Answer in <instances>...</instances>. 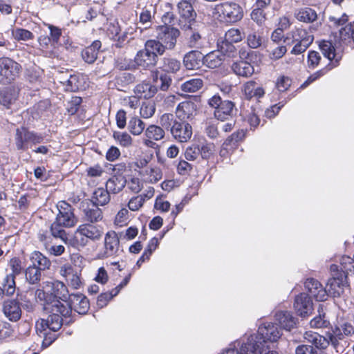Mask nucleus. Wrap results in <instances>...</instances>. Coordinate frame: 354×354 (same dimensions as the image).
<instances>
[{
    "label": "nucleus",
    "mask_w": 354,
    "mask_h": 354,
    "mask_svg": "<svg viewBox=\"0 0 354 354\" xmlns=\"http://www.w3.org/2000/svg\"><path fill=\"white\" fill-rule=\"evenodd\" d=\"M281 336V329L276 324H264L259 328L257 333L248 337L250 341L249 348L256 350L259 354H278L272 349L270 345L276 342Z\"/></svg>",
    "instance_id": "f257e3e1"
},
{
    "label": "nucleus",
    "mask_w": 354,
    "mask_h": 354,
    "mask_svg": "<svg viewBox=\"0 0 354 354\" xmlns=\"http://www.w3.org/2000/svg\"><path fill=\"white\" fill-rule=\"evenodd\" d=\"M57 208L59 212L50 230L54 237L64 241L66 239V233L64 228L75 226L77 223V218L75 216L73 207L65 201L58 202Z\"/></svg>",
    "instance_id": "f03ea898"
},
{
    "label": "nucleus",
    "mask_w": 354,
    "mask_h": 354,
    "mask_svg": "<svg viewBox=\"0 0 354 354\" xmlns=\"http://www.w3.org/2000/svg\"><path fill=\"white\" fill-rule=\"evenodd\" d=\"M44 140L42 133L31 131L24 125L17 127L13 136L15 149L19 151H26L32 146L43 142Z\"/></svg>",
    "instance_id": "7ed1b4c3"
},
{
    "label": "nucleus",
    "mask_w": 354,
    "mask_h": 354,
    "mask_svg": "<svg viewBox=\"0 0 354 354\" xmlns=\"http://www.w3.org/2000/svg\"><path fill=\"white\" fill-rule=\"evenodd\" d=\"M213 15L220 21L232 24L243 19V9L239 3L227 1L214 5Z\"/></svg>",
    "instance_id": "20e7f679"
},
{
    "label": "nucleus",
    "mask_w": 354,
    "mask_h": 354,
    "mask_svg": "<svg viewBox=\"0 0 354 354\" xmlns=\"http://www.w3.org/2000/svg\"><path fill=\"white\" fill-rule=\"evenodd\" d=\"M208 104L214 108L215 118L221 121L232 117L234 104L230 100H223L218 95H214L208 100Z\"/></svg>",
    "instance_id": "39448f33"
},
{
    "label": "nucleus",
    "mask_w": 354,
    "mask_h": 354,
    "mask_svg": "<svg viewBox=\"0 0 354 354\" xmlns=\"http://www.w3.org/2000/svg\"><path fill=\"white\" fill-rule=\"evenodd\" d=\"M180 35V30L173 26H158L156 28V39L169 50L176 48Z\"/></svg>",
    "instance_id": "423d86ee"
},
{
    "label": "nucleus",
    "mask_w": 354,
    "mask_h": 354,
    "mask_svg": "<svg viewBox=\"0 0 354 354\" xmlns=\"http://www.w3.org/2000/svg\"><path fill=\"white\" fill-rule=\"evenodd\" d=\"M21 68L19 64L10 58L0 59V83L10 84L18 76Z\"/></svg>",
    "instance_id": "0eeeda50"
},
{
    "label": "nucleus",
    "mask_w": 354,
    "mask_h": 354,
    "mask_svg": "<svg viewBox=\"0 0 354 354\" xmlns=\"http://www.w3.org/2000/svg\"><path fill=\"white\" fill-rule=\"evenodd\" d=\"M203 25L201 22L194 24L183 25L180 28L183 32L185 44L190 48H198L202 46L201 34Z\"/></svg>",
    "instance_id": "6e6552de"
},
{
    "label": "nucleus",
    "mask_w": 354,
    "mask_h": 354,
    "mask_svg": "<svg viewBox=\"0 0 354 354\" xmlns=\"http://www.w3.org/2000/svg\"><path fill=\"white\" fill-rule=\"evenodd\" d=\"M179 14L178 26L183 27V25L194 24L199 23L196 20V12L191 3L187 0H182L177 4Z\"/></svg>",
    "instance_id": "1a4fd4ad"
},
{
    "label": "nucleus",
    "mask_w": 354,
    "mask_h": 354,
    "mask_svg": "<svg viewBox=\"0 0 354 354\" xmlns=\"http://www.w3.org/2000/svg\"><path fill=\"white\" fill-rule=\"evenodd\" d=\"M311 297L305 292H301L295 297L293 308L297 315L306 317L312 313L313 303Z\"/></svg>",
    "instance_id": "9d476101"
},
{
    "label": "nucleus",
    "mask_w": 354,
    "mask_h": 354,
    "mask_svg": "<svg viewBox=\"0 0 354 354\" xmlns=\"http://www.w3.org/2000/svg\"><path fill=\"white\" fill-rule=\"evenodd\" d=\"M65 306L71 308V315L73 310L80 315H85L90 308L88 299L82 293L71 294Z\"/></svg>",
    "instance_id": "9b49d317"
},
{
    "label": "nucleus",
    "mask_w": 354,
    "mask_h": 354,
    "mask_svg": "<svg viewBox=\"0 0 354 354\" xmlns=\"http://www.w3.org/2000/svg\"><path fill=\"white\" fill-rule=\"evenodd\" d=\"M133 62L136 69L151 71L157 65L158 61L144 46V48L137 52Z\"/></svg>",
    "instance_id": "f8f14e48"
},
{
    "label": "nucleus",
    "mask_w": 354,
    "mask_h": 354,
    "mask_svg": "<svg viewBox=\"0 0 354 354\" xmlns=\"http://www.w3.org/2000/svg\"><path fill=\"white\" fill-rule=\"evenodd\" d=\"M44 300L46 306V309H49L53 312H59L65 319L71 317V308L65 306V304L52 292H47Z\"/></svg>",
    "instance_id": "ddd939ff"
},
{
    "label": "nucleus",
    "mask_w": 354,
    "mask_h": 354,
    "mask_svg": "<svg viewBox=\"0 0 354 354\" xmlns=\"http://www.w3.org/2000/svg\"><path fill=\"white\" fill-rule=\"evenodd\" d=\"M173 138L178 142H185L192 135V127L187 121L178 120L171 131Z\"/></svg>",
    "instance_id": "4468645a"
},
{
    "label": "nucleus",
    "mask_w": 354,
    "mask_h": 354,
    "mask_svg": "<svg viewBox=\"0 0 354 354\" xmlns=\"http://www.w3.org/2000/svg\"><path fill=\"white\" fill-rule=\"evenodd\" d=\"M120 239L114 231L108 232L104 238V250L100 258L104 259L117 255L119 250Z\"/></svg>",
    "instance_id": "2eb2a0df"
},
{
    "label": "nucleus",
    "mask_w": 354,
    "mask_h": 354,
    "mask_svg": "<svg viewBox=\"0 0 354 354\" xmlns=\"http://www.w3.org/2000/svg\"><path fill=\"white\" fill-rule=\"evenodd\" d=\"M4 315L11 322H17L21 317L20 303L17 299H8L3 304Z\"/></svg>",
    "instance_id": "dca6fc26"
},
{
    "label": "nucleus",
    "mask_w": 354,
    "mask_h": 354,
    "mask_svg": "<svg viewBox=\"0 0 354 354\" xmlns=\"http://www.w3.org/2000/svg\"><path fill=\"white\" fill-rule=\"evenodd\" d=\"M82 208L84 213L83 218L85 221L93 223L101 221L103 218L102 209L90 201L83 202Z\"/></svg>",
    "instance_id": "f3484780"
},
{
    "label": "nucleus",
    "mask_w": 354,
    "mask_h": 354,
    "mask_svg": "<svg viewBox=\"0 0 354 354\" xmlns=\"http://www.w3.org/2000/svg\"><path fill=\"white\" fill-rule=\"evenodd\" d=\"M304 286L311 297L317 301H325L327 299V291L317 280L310 278L304 283Z\"/></svg>",
    "instance_id": "a211bd4d"
},
{
    "label": "nucleus",
    "mask_w": 354,
    "mask_h": 354,
    "mask_svg": "<svg viewBox=\"0 0 354 354\" xmlns=\"http://www.w3.org/2000/svg\"><path fill=\"white\" fill-rule=\"evenodd\" d=\"M204 55L198 50H192L187 53L183 59V63L187 70H194L203 65Z\"/></svg>",
    "instance_id": "6ab92c4d"
},
{
    "label": "nucleus",
    "mask_w": 354,
    "mask_h": 354,
    "mask_svg": "<svg viewBox=\"0 0 354 354\" xmlns=\"http://www.w3.org/2000/svg\"><path fill=\"white\" fill-rule=\"evenodd\" d=\"M196 112L197 106L194 102L185 101L178 105L176 113L180 120L186 121V120L192 119Z\"/></svg>",
    "instance_id": "aec40b11"
},
{
    "label": "nucleus",
    "mask_w": 354,
    "mask_h": 354,
    "mask_svg": "<svg viewBox=\"0 0 354 354\" xmlns=\"http://www.w3.org/2000/svg\"><path fill=\"white\" fill-rule=\"evenodd\" d=\"M102 42L100 40L93 41L91 45L85 47L81 52L82 59L88 64H93L97 60L101 52Z\"/></svg>",
    "instance_id": "412c9836"
},
{
    "label": "nucleus",
    "mask_w": 354,
    "mask_h": 354,
    "mask_svg": "<svg viewBox=\"0 0 354 354\" xmlns=\"http://www.w3.org/2000/svg\"><path fill=\"white\" fill-rule=\"evenodd\" d=\"M63 318L65 317L59 312L50 311V315L48 316L47 319H41V327L44 330L48 328L51 331L56 332L63 325Z\"/></svg>",
    "instance_id": "4be33fe9"
},
{
    "label": "nucleus",
    "mask_w": 354,
    "mask_h": 354,
    "mask_svg": "<svg viewBox=\"0 0 354 354\" xmlns=\"http://www.w3.org/2000/svg\"><path fill=\"white\" fill-rule=\"evenodd\" d=\"M346 279V275L344 277L341 276L340 277H333L330 278L327 283V296L329 295L333 297H339L344 292Z\"/></svg>",
    "instance_id": "5701e85b"
},
{
    "label": "nucleus",
    "mask_w": 354,
    "mask_h": 354,
    "mask_svg": "<svg viewBox=\"0 0 354 354\" xmlns=\"http://www.w3.org/2000/svg\"><path fill=\"white\" fill-rule=\"evenodd\" d=\"M275 319L281 328L287 330H290L293 328L297 323V319L288 311L277 312L275 314Z\"/></svg>",
    "instance_id": "b1692460"
},
{
    "label": "nucleus",
    "mask_w": 354,
    "mask_h": 354,
    "mask_svg": "<svg viewBox=\"0 0 354 354\" xmlns=\"http://www.w3.org/2000/svg\"><path fill=\"white\" fill-rule=\"evenodd\" d=\"M181 68V62L175 57L170 56L160 59L159 68L167 73H176Z\"/></svg>",
    "instance_id": "393cba45"
},
{
    "label": "nucleus",
    "mask_w": 354,
    "mask_h": 354,
    "mask_svg": "<svg viewBox=\"0 0 354 354\" xmlns=\"http://www.w3.org/2000/svg\"><path fill=\"white\" fill-rule=\"evenodd\" d=\"M304 338L310 346H313L318 351L326 348L329 345L328 338H326L317 333H310L306 332L304 335Z\"/></svg>",
    "instance_id": "a878e982"
},
{
    "label": "nucleus",
    "mask_w": 354,
    "mask_h": 354,
    "mask_svg": "<svg viewBox=\"0 0 354 354\" xmlns=\"http://www.w3.org/2000/svg\"><path fill=\"white\" fill-rule=\"evenodd\" d=\"M113 82L114 86L118 91H125L130 84L136 82V76L132 73L123 72L117 75Z\"/></svg>",
    "instance_id": "bb28decb"
},
{
    "label": "nucleus",
    "mask_w": 354,
    "mask_h": 354,
    "mask_svg": "<svg viewBox=\"0 0 354 354\" xmlns=\"http://www.w3.org/2000/svg\"><path fill=\"white\" fill-rule=\"evenodd\" d=\"M19 91L13 86H8L0 91V104L7 109L17 100Z\"/></svg>",
    "instance_id": "cd10ccee"
},
{
    "label": "nucleus",
    "mask_w": 354,
    "mask_h": 354,
    "mask_svg": "<svg viewBox=\"0 0 354 354\" xmlns=\"http://www.w3.org/2000/svg\"><path fill=\"white\" fill-rule=\"evenodd\" d=\"M134 92L139 97L149 99L155 95L158 92L157 86L151 84L147 82H142L136 85L134 88Z\"/></svg>",
    "instance_id": "c85d7f7f"
},
{
    "label": "nucleus",
    "mask_w": 354,
    "mask_h": 354,
    "mask_svg": "<svg viewBox=\"0 0 354 354\" xmlns=\"http://www.w3.org/2000/svg\"><path fill=\"white\" fill-rule=\"evenodd\" d=\"M152 80L154 85L157 86V88L162 91H167L172 82V78L168 73H160L157 70L152 74Z\"/></svg>",
    "instance_id": "c756f323"
},
{
    "label": "nucleus",
    "mask_w": 354,
    "mask_h": 354,
    "mask_svg": "<svg viewBox=\"0 0 354 354\" xmlns=\"http://www.w3.org/2000/svg\"><path fill=\"white\" fill-rule=\"evenodd\" d=\"M79 231L85 235L88 239L93 241H98L101 239L102 231L97 226L90 223L82 224L79 226Z\"/></svg>",
    "instance_id": "7c9ffc66"
},
{
    "label": "nucleus",
    "mask_w": 354,
    "mask_h": 354,
    "mask_svg": "<svg viewBox=\"0 0 354 354\" xmlns=\"http://www.w3.org/2000/svg\"><path fill=\"white\" fill-rule=\"evenodd\" d=\"M234 73L244 77H250L254 73V66L248 61L241 60L232 64Z\"/></svg>",
    "instance_id": "2f4dec72"
},
{
    "label": "nucleus",
    "mask_w": 354,
    "mask_h": 354,
    "mask_svg": "<svg viewBox=\"0 0 354 354\" xmlns=\"http://www.w3.org/2000/svg\"><path fill=\"white\" fill-rule=\"evenodd\" d=\"M50 292L55 295L64 304H66L70 297L68 290L66 285L59 281H55L50 283Z\"/></svg>",
    "instance_id": "473e14b6"
},
{
    "label": "nucleus",
    "mask_w": 354,
    "mask_h": 354,
    "mask_svg": "<svg viewBox=\"0 0 354 354\" xmlns=\"http://www.w3.org/2000/svg\"><path fill=\"white\" fill-rule=\"evenodd\" d=\"M127 184L124 176H113L106 183V189L109 192L118 194L121 192Z\"/></svg>",
    "instance_id": "72a5a7b5"
},
{
    "label": "nucleus",
    "mask_w": 354,
    "mask_h": 354,
    "mask_svg": "<svg viewBox=\"0 0 354 354\" xmlns=\"http://www.w3.org/2000/svg\"><path fill=\"white\" fill-rule=\"evenodd\" d=\"M145 47L154 56L158 62V57L163 55L165 51L168 50L157 39L147 40L145 44Z\"/></svg>",
    "instance_id": "f704fd0d"
},
{
    "label": "nucleus",
    "mask_w": 354,
    "mask_h": 354,
    "mask_svg": "<svg viewBox=\"0 0 354 354\" xmlns=\"http://www.w3.org/2000/svg\"><path fill=\"white\" fill-rule=\"evenodd\" d=\"M110 201L109 192L102 187L96 189L93 193L90 202L97 206H104Z\"/></svg>",
    "instance_id": "c9c22d12"
},
{
    "label": "nucleus",
    "mask_w": 354,
    "mask_h": 354,
    "mask_svg": "<svg viewBox=\"0 0 354 354\" xmlns=\"http://www.w3.org/2000/svg\"><path fill=\"white\" fill-rule=\"evenodd\" d=\"M30 260L32 266L44 270L48 269L51 265L50 261L39 251L32 252Z\"/></svg>",
    "instance_id": "e433bc0d"
},
{
    "label": "nucleus",
    "mask_w": 354,
    "mask_h": 354,
    "mask_svg": "<svg viewBox=\"0 0 354 354\" xmlns=\"http://www.w3.org/2000/svg\"><path fill=\"white\" fill-rule=\"evenodd\" d=\"M250 341L247 339L246 342H243L241 344L240 350L239 351L236 346V343L230 344L229 347L226 348L222 354H259V353H257L254 349L249 348ZM275 354V353H271Z\"/></svg>",
    "instance_id": "4c0bfd02"
},
{
    "label": "nucleus",
    "mask_w": 354,
    "mask_h": 354,
    "mask_svg": "<svg viewBox=\"0 0 354 354\" xmlns=\"http://www.w3.org/2000/svg\"><path fill=\"white\" fill-rule=\"evenodd\" d=\"M291 35L292 43H294V41H299L306 45H311L314 41V36L310 34L306 30L302 28H297L292 31Z\"/></svg>",
    "instance_id": "58836bf2"
},
{
    "label": "nucleus",
    "mask_w": 354,
    "mask_h": 354,
    "mask_svg": "<svg viewBox=\"0 0 354 354\" xmlns=\"http://www.w3.org/2000/svg\"><path fill=\"white\" fill-rule=\"evenodd\" d=\"M224 61L223 55L218 50L217 52H211L206 55H204L203 64L206 65L208 68H216L220 66Z\"/></svg>",
    "instance_id": "ea45409f"
},
{
    "label": "nucleus",
    "mask_w": 354,
    "mask_h": 354,
    "mask_svg": "<svg viewBox=\"0 0 354 354\" xmlns=\"http://www.w3.org/2000/svg\"><path fill=\"white\" fill-rule=\"evenodd\" d=\"M344 337L345 335L339 326H335L334 328H332L331 332H328L327 333V338L329 344L330 343L337 351H339L340 344L339 341L343 340Z\"/></svg>",
    "instance_id": "a19ab883"
},
{
    "label": "nucleus",
    "mask_w": 354,
    "mask_h": 354,
    "mask_svg": "<svg viewBox=\"0 0 354 354\" xmlns=\"http://www.w3.org/2000/svg\"><path fill=\"white\" fill-rule=\"evenodd\" d=\"M218 52L223 55V57H234L237 52L233 43L224 39L218 43Z\"/></svg>",
    "instance_id": "79ce46f5"
},
{
    "label": "nucleus",
    "mask_w": 354,
    "mask_h": 354,
    "mask_svg": "<svg viewBox=\"0 0 354 354\" xmlns=\"http://www.w3.org/2000/svg\"><path fill=\"white\" fill-rule=\"evenodd\" d=\"M43 270L30 265L25 270L26 280L30 284L36 285L38 284L41 280V272Z\"/></svg>",
    "instance_id": "37998d69"
},
{
    "label": "nucleus",
    "mask_w": 354,
    "mask_h": 354,
    "mask_svg": "<svg viewBox=\"0 0 354 354\" xmlns=\"http://www.w3.org/2000/svg\"><path fill=\"white\" fill-rule=\"evenodd\" d=\"M297 19L304 23H312L317 18V15L315 10L311 8L306 7L300 9L296 15Z\"/></svg>",
    "instance_id": "c03bdc74"
},
{
    "label": "nucleus",
    "mask_w": 354,
    "mask_h": 354,
    "mask_svg": "<svg viewBox=\"0 0 354 354\" xmlns=\"http://www.w3.org/2000/svg\"><path fill=\"white\" fill-rule=\"evenodd\" d=\"M158 245V240L157 238L153 237L152 238L148 245L146 249L145 250L142 255L139 258L138 260L136 265L140 267L142 263H144L146 260H149L150 258V256L152 254L153 252L156 250Z\"/></svg>",
    "instance_id": "a18cd8bd"
},
{
    "label": "nucleus",
    "mask_w": 354,
    "mask_h": 354,
    "mask_svg": "<svg viewBox=\"0 0 354 354\" xmlns=\"http://www.w3.org/2000/svg\"><path fill=\"white\" fill-rule=\"evenodd\" d=\"M13 274H7L2 283V290L6 296L12 297L16 291V283Z\"/></svg>",
    "instance_id": "49530a36"
},
{
    "label": "nucleus",
    "mask_w": 354,
    "mask_h": 354,
    "mask_svg": "<svg viewBox=\"0 0 354 354\" xmlns=\"http://www.w3.org/2000/svg\"><path fill=\"white\" fill-rule=\"evenodd\" d=\"M145 128V124L138 117H132L128 123L129 131L135 136L141 134Z\"/></svg>",
    "instance_id": "de8ad7c7"
},
{
    "label": "nucleus",
    "mask_w": 354,
    "mask_h": 354,
    "mask_svg": "<svg viewBox=\"0 0 354 354\" xmlns=\"http://www.w3.org/2000/svg\"><path fill=\"white\" fill-rule=\"evenodd\" d=\"M245 133L241 129L234 132L231 136H228L223 144V147L225 149L233 148L236 144L242 140L245 137Z\"/></svg>",
    "instance_id": "09e8293b"
},
{
    "label": "nucleus",
    "mask_w": 354,
    "mask_h": 354,
    "mask_svg": "<svg viewBox=\"0 0 354 354\" xmlns=\"http://www.w3.org/2000/svg\"><path fill=\"white\" fill-rule=\"evenodd\" d=\"M203 86V81L199 78L190 79L180 86V88L184 92L194 93L198 91Z\"/></svg>",
    "instance_id": "8fccbe9b"
},
{
    "label": "nucleus",
    "mask_w": 354,
    "mask_h": 354,
    "mask_svg": "<svg viewBox=\"0 0 354 354\" xmlns=\"http://www.w3.org/2000/svg\"><path fill=\"white\" fill-rule=\"evenodd\" d=\"M318 312L319 315L310 321V326L315 328H327L330 325V322L326 318L322 308H319Z\"/></svg>",
    "instance_id": "3c124183"
},
{
    "label": "nucleus",
    "mask_w": 354,
    "mask_h": 354,
    "mask_svg": "<svg viewBox=\"0 0 354 354\" xmlns=\"http://www.w3.org/2000/svg\"><path fill=\"white\" fill-rule=\"evenodd\" d=\"M145 135L149 139L160 140L164 138L165 131L161 127L152 124L147 128Z\"/></svg>",
    "instance_id": "603ef678"
},
{
    "label": "nucleus",
    "mask_w": 354,
    "mask_h": 354,
    "mask_svg": "<svg viewBox=\"0 0 354 354\" xmlns=\"http://www.w3.org/2000/svg\"><path fill=\"white\" fill-rule=\"evenodd\" d=\"M64 86V90L68 92H77L80 89V81L78 75H70L65 82H62Z\"/></svg>",
    "instance_id": "864d4df0"
},
{
    "label": "nucleus",
    "mask_w": 354,
    "mask_h": 354,
    "mask_svg": "<svg viewBox=\"0 0 354 354\" xmlns=\"http://www.w3.org/2000/svg\"><path fill=\"white\" fill-rule=\"evenodd\" d=\"M178 120L176 117L171 113H164L160 118V124L163 129L171 131Z\"/></svg>",
    "instance_id": "5fc2aeb1"
},
{
    "label": "nucleus",
    "mask_w": 354,
    "mask_h": 354,
    "mask_svg": "<svg viewBox=\"0 0 354 354\" xmlns=\"http://www.w3.org/2000/svg\"><path fill=\"white\" fill-rule=\"evenodd\" d=\"M113 138L124 147H129L132 145V138L127 132L114 131Z\"/></svg>",
    "instance_id": "6e6d98bb"
},
{
    "label": "nucleus",
    "mask_w": 354,
    "mask_h": 354,
    "mask_svg": "<svg viewBox=\"0 0 354 354\" xmlns=\"http://www.w3.org/2000/svg\"><path fill=\"white\" fill-rule=\"evenodd\" d=\"M319 48L322 51L324 57L332 61L335 57V49L332 42L328 41H323L319 44Z\"/></svg>",
    "instance_id": "4d7b16f0"
},
{
    "label": "nucleus",
    "mask_w": 354,
    "mask_h": 354,
    "mask_svg": "<svg viewBox=\"0 0 354 354\" xmlns=\"http://www.w3.org/2000/svg\"><path fill=\"white\" fill-rule=\"evenodd\" d=\"M244 37V34L237 28H230L225 35V39L232 43L241 41Z\"/></svg>",
    "instance_id": "13d9d810"
},
{
    "label": "nucleus",
    "mask_w": 354,
    "mask_h": 354,
    "mask_svg": "<svg viewBox=\"0 0 354 354\" xmlns=\"http://www.w3.org/2000/svg\"><path fill=\"white\" fill-rule=\"evenodd\" d=\"M214 145L213 143H202L199 145L200 155L203 159H209L214 153Z\"/></svg>",
    "instance_id": "bf43d9fd"
},
{
    "label": "nucleus",
    "mask_w": 354,
    "mask_h": 354,
    "mask_svg": "<svg viewBox=\"0 0 354 354\" xmlns=\"http://www.w3.org/2000/svg\"><path fill=\"white\" fill-rule=\"evenodd\" d=\"M114 66L120 71H129L135 68L134 62L127 60L122 57L115 59Z\"/></svg>",
    "instance_id": "052dcab7"
},
{
    "label": "nucleus",
    "mask_w": 354,
    "mask_h": 354,
    "mask_svg": "<svg viewBox=\"0 0 354 354\" xmlns=\"http://www.w3.org/2000/svg\"><path fill=\"white\" fill-rule=\"evenodd\" d=\"M88 239L79 231V227L76 230L72 241V245L75 248L84 247L88 244Z\"/></svg>",
    "instance_id": "680f3d73"
},
{
    "label": "nucleus",
    "mask_w": 354,
    "mask_h": 354,
    "mask_svg": "<svg viewBox=\"0 0 354 354\" xmlns=\"http://www.w3.org/2000/svg\"><path fill=\"white\" fill-rule=\"evenodd\" d=\"M323 351H318L313 346L300 344L295 349V354H323Z\"/></svg>",
    "instance_id": "e2e57ef3"
},
{
    "label": "nucleus",
    "mask_w": 354,
    "mask_h": 354,
    "mask_svg": "<svg viewBox=\"0 0 354 354\" xmlns=\"http://www.w3.org/2000/svg\"><path fill=\"white\" fill-rule=\"evenodd\" d=\"M156 107L153 103H143L140 107V113L142 118H149L155 113Z\"/></svg>",
    "instance_id": "0e129e2a"
},
{
    "label": "nucleus",
    "mask_w": 354,
    "mask_h": 354,
    "mask_svg": "<svg viewBox=\"0 0 354 354\" xmlns=\"http://www.w3.org/2000/svg\"><path fill=\"white\" fill-rule=\"evenodd\" d=\"M341 269L344 273L348 274V272L354 270V257L351 258L349 257H342L341 259Z\"/></svg>",
    "instance_id": "69168bd1"
},
{
    "label": "nucleus",
    "mask_w": 354,
    "mask_h": 354,
    "mask_svg": "<svg viewBox=\"0 0 354 354\" xmlns=\"http://www.w3.org/2000/svg\"><path fill=\"white\" fill-rule=\"evenodd\" d=\"M291 82L288 77L281 76L277 79L275 86L279 92H284L290 86Z\"/></svg>",
    "instance_id": "338daca9"
},
{
    "label": "nucleus",
    "mask_w": 354,
    "mask_h": 354,
    "mask_svg": "<svg viewBox=\"0 0 354 354\" xmlns=\"http://www.w3.org/2000/svg\"><path fill=\"white\" fill-rule=\"evenodd\" d=\"M339 37L344 39L351 37L354 41V21L339 30Z\"/></svg>",
    "instance_id": "774afa93"
}]
</instances>
